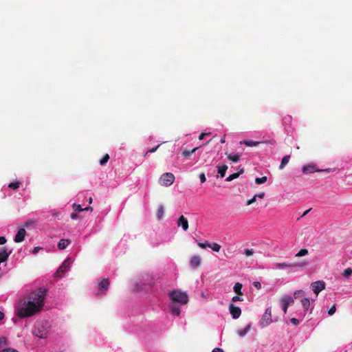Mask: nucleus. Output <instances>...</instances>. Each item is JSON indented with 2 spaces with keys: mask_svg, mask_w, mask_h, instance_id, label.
<instances>
[{
  "mask_svg": "<svg viewBox=\"0 0 352 352\" xmlns=\"http://www.w3.org/2000/svg\"><path fill=\"white\" fill-rule=\"evenodd\" d=\"M110 285L109 280L108 278H103L99 283V291L104 292L107 291Z\"/></svg>",
  "mask_w": 352,
  "mask_h": 352,
  "instance_id": "ddd939ff",
  "label": "nucleus"
},
{
  "mask_svg": "<svg viewBox=\"0 0 352 352\" xmlns=\"http://www.w3.org/2000/svg\"><path fill=\"white\" fill-rule=\"evenodd\" d=\"M160 179L163 182L164 186H170L175 181V176L171 173H166L161 176Z\"/></svg>",
  "mask_w": 352,
  "mask_h": 352,
  "instance_id": "0eeeda50",
  "label": "nucleus"
},
{
  "mask_svg": "<svg viewBox=\"0 0 352 352\" xmlns=\"http://www.w3.org/2000/svg\"><path fill=\"white\" fill-rule=\"evenodd\" d=\"M1 352H18V351L16 350H14V349H6L2 350Z\"/></svg>",
  "mask_w": 352,
  "mask_h": 352,
  "instance_id": "864d4df0",
  "label": "nucleus"
},
{
  "mask_svg": "<svg viewBox=\"0 0 352 352\" xmlns=\"http://www.w3.org/2000/svg\"><path fill=\"white\" fill-rule=\"evenodd\" d=\"M12 251L8 250L6 247L0 248V263L7 261Z\"/></svg>",
  "mask_w": 352,
  "mask_h": 352,
  "instance_id": "9d476101",
  "label": "nucleus"
},
{
  "mask_svg": "<svg viewBox=\"0 0 352 352\" xmlns=\"http://www.w3.org/2000/svg\"><path fill=\"white\" fill-rule=\"evenodd\" d=\"M290 159V155H285L282 158L281 163L279 166V169L282 170L288 164Z\"/></svg>",
  "mask_w": 352,
  "mask_h": 352,
  "instance_id": "393cba45",
  "label": "nucleus"
},
{
  "mask_svg": "<svg viewBox=\"0 0 352 352\" xmlns=\"http://www.w3.org/2000/svg\"><path fill=\"white\" fill-rule=\"evenodd\" d=\"M267 177L264 176V177H256L255 179V183L256 184H262L263 183H265L266 181H267Z\"/></svg>",
  "mask_w": 352,
  "mask_h": 352,
  "instance_id": "473e14b6",
  "label": "nucleus"
},
{
  "mask_svg": "<svg viewBox=\"0 0 352 352\" xmlns=\"http://www.w3.org/2000/svg\"><path fill=\"white\" fill-rule=\"evenodd\" d=\"M325 283L322 280L315 281L311 283V289L314 294L318 295V294L324 289Z\"/></svg>",
  "mask_w": 352,
  "mask_h": 352,
  "instance_id": "6e6552de",
  "label": "nucleus"
},
{
  "mask_svg": "<svg viewBox=\"0 0 352 352\" xmlns=\"http://www.w3.org/2000/svg\"><path fill=\"white\" fill-rule=\"evenodd\" d=\"M208 243H198V245L201 248H206V247H208Z\"/></svg>",
  "mask_w": 352,
  "mask_h": 352,
  "instance_id": "8fccbe9b",
  "label": "nucleus"
},
{
  "mask_svg": "<svg viewBox=\"0 0 352 352\" xmlns=\"http://www.w3.org/2000/svg\"><path fill=\"white\" fill-rule=\"evenodd\" d=\"M225 142H226V140H225V139H224V138H222V139L221 140V143L223 144V143H225Z\"/></svg>",
  "mask_w": 352,
  "mask_h": 352,
  "instance_id": "680f3d73",
  "label": "nucleus"
},
{
  "mask_svg": "<svg viewBox=\"0 0 352 352\" xmlns=\"http://www.w3.org/2000/svg\"><path fill=\"white\" fill-rule=\"evenodd\" d=\"M305 292L302 289L296 290L294 293V299H299L301 300V299L302 298H305Z\"/></svg>",
  "mask_w": 352,
  "mask_h": 352,
  "instance_id": "4be33fe9",
  "label": "nucleus"
},
{
  "mask_svg": "<svg viewBox=\"0 0 352 352\" xmlns=\"http://www.w3.org/2000/svg\"><path fill=\"white\" fill-rule=\"evenodd\" d=\"M6 243V239L4 236H0V245H3Z\"/></svg>",
  "mask_w": 352,
  "mask_h": 352,
  "instance_id": "3c124183",
  "label": "nucleus"
},
{
  "mask_svg": "<svg viewBox=\"0 0 352 352\" xmlns=\"http://www.w3.org/2000/svg\"><path fill=\"white\" fill-rule=\"evenodd\" d=\"M336 308L335 305H333L328 311V314L332 316L336 312Z\"/></svg>",
  "mask_w": 352,
  "mask_h": 352,
  "instance_id": "ea45409f",
  "label": "nucleus"
},
{
  "mask_svg": "<svg viewBox=\"0 0 352 352\" xmlns=\"http://www.w3.org/2000/svg\"><path fill=\"white\" fill-rule=\"evenodd\" d=\"M243 172H244V168H241L239 172L235 173H233V174H232V175H229V176L226 179V180L227 182H231V181H232L233 179H235L238 178V177L240 176V175H241L242 173H243Z\"/></svg>",
  "mask_w": 352,
  "mask_h": 352,
  "instance_id": "a211bd4d",
  "label": "nucleus"
},
{
  "mask_svg": "<svg viewBox=\"0 0 352 352\" xmlns=\"http://www.w3.org/2000/svg\"><path fill=\"white\" fill-rule=\"evenodd\" d=\"M253 285L257 289H261V283L259 282H257V281L254 282L253 283Z\"/></svg>",
  "mask_w": 352,
  "mask_h": 352,
  "instance_id": "c03bdc74",
  "label": "nucleus"
},
{
  "mask_svg": "<svg viewBox=\"0 0 352 352\" xmlns=\"http://www.w3.org/2000/svg\"><path fill=\"white\" fill-rule=\"evenodd\" d=\"M282 298L285 300V302H288V305L289 306L292 305L294 303V299L290 296L285 295L283 296Z\"/></svg>",
  "mask_w": 352,
  "mask_h": 352,
  "instance_id": "cd10ccee",
  "label": "nucleus"
},
{
  "mask_svg": "<svg viewBox=\"0 0 352 352\" xmlns=\"http://www.w3.org/2000/svg\"><path fill=\"white\" fill-rule=\"evenodd\" d=\"M70 243L69 239H60L58 243V248L59 250H64Z\"/></svg>",
  "mask_w": 352,
  "mask_h": 352,
  "instance_id": "aec40b11",
  "label": "nucleus"
},
{
  "mask_svg": "<svg viewBox=\"0 0 352 352\" xmlns=\"http://www.w3.org/2000/svg\"><path fill=\"white\" fill-rule=\"evenodd\" d=\"M199 179L201 183H204L206 180V176L204 173H201L199 175Z\"/></svg>",
  "mask_w": 352,
  "mask_h": 352,
  "instance_id": "37998d69",
  "label": "nucleus"
},
{
  "mask_svg": "<svg viewBox=\"0 0 352 352\" xmlns=\"http://www.w3.org/2000/svg\"><path fill=\"white\" fill-rule=\"evenodd\" d=\"M78 217V212H72V213L71 214V218H72V219H74H74H76Z\"/></svg>",
  "mask_w": 352,
  "mask_h": 352,
  "instance_id": "de8ad7c7",
  "label": "nucleus"
},
{
  "mask_svg": "<svg viewBox=\"0 0 352 352\" xmlns=\"http://www.w3.org/2000/svg\"><path fill=\"white\" fill-rule=\"evenodd\" d=\"M250 328V324H248V325H247V327H245L244 329H239V330L238 331V335H239V336H241V337L244 336H245V335L248 332V331H249Z\"/></svg>",
  "mask_w": 352,
  "mask_h": 352,
  "instance_id": "bb28decb",
  "label": "nucleus"
},
{
  "mask_svg": "<svg viewBox=\"0 0 352 352\" xmlns=\"http://www.w3.org/2000/svg\"><path fill=\"white\" fill-rule=\"evenodd\" d=\"M262 143V142L252 141V140H247V141H241L240 142L241 144H243L247 146H256Z\"/></svg>",
  "mask_w": 352,
  "mask_h": 352,
  "instance_id": "5701e85b",
  "label": "nucleus"
},
{
  "mask_svg": "<svg viewBox=\"0 0 352 352\" xmlns=\"http://www.w3.org/2000/svg\"><path fill=\"white\" fill-rule=\"evenodd\" d=\"M309 253L307 249H301L298 253L295 254L296 257H302L307 255Z\"/></svg>",
  "mask_w": 352,
  "mask_h": 352,
  "instance_id": "c756f323",
  "label": "nucleus"
},
{
  "mask_svg": "<svg viewBox=\"0 0 352 352\" xmlns=\"http://www.w3.org/2000/svg\"><path fill=\"white\" fill-rule=\"evenodd\" d=\"M160 146V144H158V145H157L155 147H154V148H152L149 149V150H148V151L145 153L144 156H146L148 153H153L155 152Z\"/></svg>",
  "mask_w": 352,
  "mask_h": 352,
  "instance_id": "4c0bfd02",
  "label": "nucleus"
},
{
  "mask_svg": "<svg viewBox=\"0 0 352 352\" xmlns=\"http://www.w3.org/2000/svg\"><path fill=\"white\" fill-rule=\"evenodd\" d=\"M280 302H281L282 309H283L284 314H286L287 311L288 307L289 305H288V302H285V300L282 298H280Z\"/></svg>",
  "mask_w": 352,
  "mask_h": 352,
  "instance_id": "7c9ffc66",
  "label": "nucleus"
},
{
  "mask_svg": "<svg viewBox=\"0 0 352 352\" xmlns=\"http://www.w3.org/2000/svg\"><path fill=\"white\" fill-rule=\"evenodd\" d=\"M218 173L220 175L221 177H224L226 175V170L228 169V166L223 164L217 166Z\"/></svg>",
  "mask_w": 352,
  "mask_h": 352,
  "instance_id": "412c9836",
  "label": "nucleus"
},
{
  "mask_svg": "<svg viewBox=\"0 0 352 352\" xmlns=\"http://www.w3.org/2000/svg\"><path fill=\"white\" fill-rule=\"evenodd\" d=\"M164 212V206L161 205L158 208L157 212V217L159 219H160L162 217Z\"/></svg>",
  "mask_w": 352,
  "mask_h": 352,
  "instance_id": "2f4dec72",
  "label": "nucleus"
},
{
  "mask_svg": "<svg viewBox=\"0 0 352 352\" xmlns=\"http://www.w3.org/2000/svg\"><path fill=\"white\" fill-rule=\"evenodd\" d=\"M226 155H227L228 159L233 162L236 163L240 160L241 155L239 153L234 154L226 153Z\"/></svg>",
  "mask_w": 352,
  "mask_h": 352,
  "instance_id": "f3484780",
  "label": "nucleus"
},
{
  "mask_svg": "<svg viewBox=\"0 0 352 352\" xmlns=\"http://www.w3.org/2000/svg\"><path fill=\"white\" fill-rule=\"evenodd\" d=\"M256 196L254 195L251 199H249L248 201H247V205L249 206V205H251L253 203H254L256 201Z\"/></svg>",
  "mask_w": 352,
  "mask_h": 352,
  "instance_id": "79ce46f5",
  "label": "nucleus"
},
{
  "mask_svg": "<svg viewBox=\"0 0 352 352\" xmlns=\"http://www.w3.org/2000/svg\"><path fill=\"white\" fill-rule=\"evenodd\" d=\"M46 291L39 288L37 292L30 294L19 309L17 315L20 318L30 317L40 311L44 306Z\"/></svg>",
  "mask_w": 352,
  "mask_h": 352,
  "instance_id": "f257e3e1",
  "label": "nucleus"
},
{
  "mask_svg": "<svg viewBox=\"0 0 352 352\" xmlns=\"http://www.w3.org/2000/svg\"><path fill=\"white\" fill-rule=\"evenodd\" d=\"M324 171L329 172V171H330V170H329V169H326V170H324Z\"/></svg>",
  "mask_w": 352,
  "mask_h": 352,
  "instance_id": "e2e57ef3",
  "label": "nucleus"
},
{
  "mask_svg": "<svg viewBox=\"0 0 352 352\" xmlns=\"http://www.w3.org/2000/svg\"><path fill=\"white\" fill-rule=\"evenodd\" d=\"M170 311L173 316H179L181 313L180 306L177 305L175 302H173L170 306Z\"/></svg>",
  "mask_w": 352,
  "mask_h": 352,
  "instance_id": "dca6fc26",
  "label": "nucleus"
},
{
  "mask_svg": "<svg viewBox=\"0 0 352 352\" xmlns=\"http://www.w3.org/2000/svg\"><path fill=\"white\" fill-rule=\"evenodd\" d=\"M212 352H224L223 351V349H220V348H215L214 349Z\"/></svg>",
  "mask_w": 352,
  "mask_h": 352,
  "instance_id": "5fc2aeb1",
  "label": "nucleus"
},
{
  "mask_svg": "<svg viewBox=\"0 0 352 352\" xmlns=\"http://www.w3.org/2000/svg\"><path fill=\"white\" fill-rule=\"evenodd\" d=\"M109 160V155L106 154L103 156V157L100 160V164L101 166H104Z\"/></svg>",
  "mask_w": 352,
  "mask_h": 352,
  "instance_id": "c9c22d12",
  "label": "nucleus"
},
{
  "mask_svg": "<svg viewBox=\"0 0 352 352\" xmlns=\"http://www.w3.org/2000/svg\"><path fill=\"white\" fill-rule=\"evenodd\" d=\"M25 235H26L25 230L24 228H20L18 230L16 234L15 235L14 241L16 243H21L24 241Z\"/></svg>",
  "mask_w": 352,
  "mask_h": 352,
  "instance_id": "f8f14e48",
  "label": "nucleus"
},
{
  "mask_svg": "<svg viewBox=\"0 0 352 352\" xmlns=\"http://www.w3.org/2000/svg\"><path fill=\"white\" fill-rule=\"evenodd\" d=\"M243 300V298H241L239 296H234V297H232V302H236V301H242Z\"/></svg>",
  "mask_w": 352,
  "mask_h": 352,
  "instance_id": "a19ab883",
  "label": "nucleus"
},
{
  "mask_svg": "<svg viewBox=\"0 0 352 352\" xmlns=\"http://www.w3.org/2000/svg\"><path fill=\"white\" fill-rule=\"evenodd\" d=\"M253 250L250 249H245L244 254L246 256H250L253 254Z\"/></svg>",
  "mask_w": 352,
  "mask_h": 352,
  "instance_id": "58836bf2",
  "label": "nucleus"
},
{
  "mask_svg": "<svg viewBox=\"0 0 352 352\" xmlns=\"http://www.w3.org/2000/svg\"><path fill=\"white\" fill-rule=\"evenodd\" d=\"M92 201H93V199H92V197H90V198L89 199V204H91V203H92Z\"/></svg>",
  "mask_w": 352,
  "mask_h": 352,
  "instance_id": "052dcab7",
  "label": "nucleus"
},
{
  "mask_svg": "<svg viewBox=\"0 0 352 352\" xmlns=\"http://www.w3.org/2000/svg\"><path fill=\"white\" fill-rule=\"evenodd\" d=\"M229 311L234 319H237L241 314V309L239 307L234 306L233 304L229 305Z\"/></svg>",
  "mask_w": 352,
  "mask_h": 352,
  "instance_id": "1a4fd4ad",
  "label": "nucleus"
},
{
  "mask_svg": "<svg viewBox=\"0 0 352 352\" xmlns=\"http://www.w3.org/2000/svg\"><path fill=\"white\" fill-rule=\"evenodd\" d=\"M352 274V269L351 267H348L345 269L342 273L343 276L345 278H349Z\"/></svg>",
  "mask_w": 352,
  "mask_h": 352,
  "instance_id": "72a5a7b5",
  "label": "nucleus"
},
{
  "mask_svg": "<svg viewBox=\"0 0 352 352\" xmlns=\"http://www.w3.org/2000/svg\"><path fill=\"white\" fill-rule=\"evenodd\" d=\"M207 245L208 248H210L213 251H214L216 252H219L220 251L221 245L218 243H213L212 244L208 243Z\"/></svg>",
  "mask_w": 352,
  "mask_h": 352,
  "instance_id": "a878e982",
  "label": "nucleus"
},
{
  "mask_svg": "<svg viewBox=\"0 0 352 352\" xmlns=\"http://www.w3.org/2000/svg\"><path fill=\"white\" fill-rule=\"evenodd\" d=\"M242 287H243V285L242 284H241L240 283H236L234 286V292L237 294L239 296H243V292L241 291L242 289Z\"/></svg>",
  "mask_w": 352,
  "mask_h": 352,
  "instance_id": "b1692460",
  "label": "nucleus"
},
{
  "mask_svg": "<svg viewBox=\"0 0 352 352\" xmlns=\"http://www.w3.org/2000/svg\"><path fill=\"white\" fill-rule=\"evenodd\" d=\"M272 311L271 308L268 307L266 309L264 314L261 320V324L263 326H267L272 322Z\"/></svg>",
  "mask_w": 352,
  "mask_h": 352,
  "instance_id": "423d86ee",
  "label": "nucleus"
},
{
  "mask_svg": "<svg viewBox=\"0 0 352 352\" xmlns=\"http://www.w3.org/2000/svg\"><path fill=\"white\" fill-rule=\"evenodd\" d=\"M72 207L74 210V212H80L83 211V208L80 204H74Z\"/></svg>",
  "mask_w": 352,
  "mask_h": 352,
  "instance_id": "f704fd0d",
  "label": "nucleus"
},
{
  "mask_svg": "<svg viewBox=\"0 0 352 352\" xmlns=\"http://www.w3.org/2000/svg\"><path fill=\"white\" fill-rule=\"evenodd\" d=\"M4 314L0 311V320H2L4 318Z\"/></svg>",
  "mask_w": 352,
  "mask_h": 352,
  "instance_id": "13d9d810",
  "label": "nucleus"
},
{
  "mask_svg": "<svg viewBox=\"0 0 352 352\" xmlns=\"http://www.w3.org/2000/svg\"><path fill=\"white\" fill-rule=\"evenodd\" d=\"M19 186H20V182H12L8 185V187L10 188H12L14 190L19 188Z\"/></svg>",
  "mask_w": 352,
  "mask_h": 352,
  "instance_id": "e433bc0d",
  "label": "nucleus"
},
{
  "mask_svg": "<svg viewBox=\"0 0 352 352\" xmlns=\"http://www.w3.org/2000/svg\"><path fill=\"white\" fill-rule=\"evenodd\" d=\"M320 171H322V170L316 169L314 165H307L302 168V173L305 174Z\"/></svg>",
  "mask_w": 352,
  "mask_h": 352,
  "instance_id": "2eb2a0df",
  "label": "nucleus"
},
{
  "mask_svg": "<svg viewBox=\"0 0 352 352\" xmlns=\"http://www.w3.org/2000/svg\"><path fill=\"white\" fill-rule=\"evenodd\" d=\"M72 261L69 258H67L63 264L58 267L56 272V276L62 277L63 275L69 270Z\"/></svg>",
  "mask_w": 352,
  "mask_h": 352,
  "instance_id": "39448f33",
  "label": "nucleus"
},
{
  "mask_svg": "<svg viewBox=\"0 0 352 352\" xmlns=\"http://www.w3.org/2000/svg\"><path fill=\"white\" fill-rule=\"evenodd\" d=\"M309 264L308 261H303L300 263H276L274 267L278 270H283L286 267H300L305 268Z\"/></svg>",
  "mask_w": 352,
  "mask_h": 352,
  "instance_id": "7ed1b4c3",
  "label": "nucleus"
},
{
  "mask_svg": "<svg viewBox=\"0 0 352 352\" xmlns=\"http://www.w3.org/2000/svg\"><path fill=\"white\" fill-rule=\"evenodd\" d=\"M155 284V282L153 279V278H151V280L148 281V283H147V285L150 287H152Z\"/></svg>",
  "mask_w": 352,
  "mask_h": 352,
  "instance_id": "603ef678",
  "label": "nucleus"
},
{
  "mask_svg": "<svg viewBox=\"0 0 352 352\" xmlns=\"http://www.w3.org/2000/svg\"><path fill=\"white\" fill-rule=\"evenodd\" d=\"M310 210H311V208L305 211L304 213L302 214V217L305 216Z\"/></svg>",
  "mask_w": 352,
  "mask_h": 352,
  "instance_id": "bf43d9fd",
  "label": "nucleus"
},
{
  "mask_svg": "<svg viewBox=\"0 0 352 352\" xmlns=\"http://www.w3.org/2000/svg\"><path fill=\"white\" fill-rule=\"evenodd\" d=\"M256 197H258L260 199H263L264 197H265V192H261L258 194H256L255 195Z\"/></svg>",
  "mask_w": 352,
  "mask_h": 352,
  "instance_id": "09e8293b",
  "label": "nucleus"
},
{
  "mask_svg": "<svg viewBox=\"0 0 352 352\" xmlns=\"http://www.w3.org/2000/svg\"><path fill=\"white\" fill-rule=\"evenodd\" d=\"M201 259L199 256H193L190 259V265L192 268H196L201 265Z\"/></svg>",
  "mask_w": 352,
  "mask_h": 352,
  "instance_id": "4468645a",
  "label": "nucleus"
},
{
  "mask_svg": "<svg viewBox=\"0 0 352 352\" xmlns=\"http://www.w3.org/2000/svg\"><path fill=\"white\" fill-rule=\"evenodd\" d=\"M199 147L194 148L191 151H184L182 152V155L185 157H189L191 154L194 153Z\"/></svg>",
  "mask_w": 352,
  "mask_h": 352,
  "instance_id": "c85d7f7f",
  "label": "nucleus"
},
{
  "mask_svg": "<svg viewBox=\"0 0 352 352\" xmlns=\"http://www.w3.org/2000/svg\"><path fill=\"white\" fill-rule=\"evenodd\" d=\"M177 226L182 227L184 231H186L188 229V221L184 215H182L177 221Z\"/></svg>",
  "mask_w": 352,
  "mask_h": 352,
  "instance_id": "9b49d317",
  "label": "nucleus"
},
{
  "mask_svg": "<svg viewBox=\"0 0 352 352\" xmlns=\"http://www.w3.org/2000/svg\"><path fill=\"white\" fill-rule=\"evenodd\" d=\"M168 297L173 301V302H177L182 305H186L188 302V295L179 289H173L170 291L168 294Z\"/></svg>",
  "mask_w": 352,
  "mask_h": 352,
  "instance_id": "f03ea898",
  "label": "nucleus"
},
{
  "mask_svg": "<svg viewBox=\"0 0 352 352\" xmlns=\"http://www.w3.org/2000/svg\"><path fill=\"white\" fill-rule=\"evenodd\" d=\"M92 211L93 210V208L91 206H88V207H86L85 208H83V211Z\"/></svg>",
  "mask_w": 352,
  "mask_h": 352,
  "instance_id": "6e6d98bb",
  "label": "nucleus"
},
{
  "mask_svg": "<svg viewBox=\"0 0 352 352\" xmlns=\"http://www.w3.org/2000/svg\"><path fill=\"white\" fill-rule=\"evenodd\" d=\"M292 324H294V325H298L299 324V320L295 318H292L291 320H290Z\"/></svg>",
  "mask_w": 352,
  "mask_h": 352,
  "instance_id": "49530a36",
  "label": "nucleus"
},
{
  "mask_svg": "<svg viewBox=\"0 0 352 352\" xmlns=\"http://www.w3.org/2000/svg\"><path fill=\"white\" fill-rule=\"evenodd\" d=\"M210 133H202L199 136V140H203L206 135H210Z\"/></svg>",
  "mask_w": 352,
  "mask_h": 352,
  "instance_id": "a18cd8bd",
  "label": "nucleus"
},
{
  "mask_svg": "<svg viewBox=\"0 0 352 352\" xmlns=\"http://www.w3.org/2000/svg\"><path fill=\"white\" fill-rule=\"evenodd\" d=\"M32 333L39 338H46L48 335V331L43 324H37L34 327Z\"/></svg>",
  "mask_w": 352,
  "mask_h": 352,
  "instance_id": "20e7f679",
  "label": "nucleus"
},
{
  "mask_svg": "<svg viewBox=\"0 0 352 352\" xmlns=\"http://www.w3.org/2000/svg\"><path fill=\"white\" fill-rule=\"evenodd\" d=\"M41 250V248H39V247H35V248H34V250H33V253H34V254H36V253L38 252V250Z\"/></svg>",
  "mask_w": 352,
  "mask_h": 352,
  "instance_id": "4d7b16f0",
  "label": "nucleus"
},
{
  "mask_svg": "<svg viewBox=\"0 0 352 352\" xmlns=\"http://www.w3.org/2000/svg\"><path fill=\"white\" fill-rule=\"evenodd\" d=\"M301 305L304 309V311L306 313L310 306V300L308 298H302L300 300Z\"/></svg>",
  "mask_w": 352,
  "mask_h": 352,
  "instance_id": "6ab92c4d",
  "label": "nucleus"
}]
</instances>
